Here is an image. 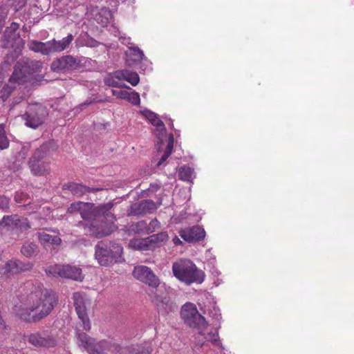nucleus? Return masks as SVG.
<instances>
[{"instance_id":"obj_3","label":"nucleus","mask_w":354,"mask_h":354,"mask_svg":"<svg viewBox=\"0 0 354 354\" xmlns=\"http://www.w3.org/2000/svg\"><path fill=\"white\" fill-rule=\"evenodd\" d=\"M41 67V63L23 58L17 62L14 71L9 79L8 84H6L0 91V99L5 102L16 88V84H20L26 81V78L37 73Z\"/></svg>"},{"instance_id":"obj_16","label":"nucleus","mask_w":354,"mask_h":354,"mask_svg":"<svg viewBox=\"0 0 354 354\" xmlns=\"http://www.w3.org/2000/svg\"><path fill=\"white\" fill-rule=\"evenodd\" d=\"M28 341L36 347L50 348L56 345V340L53 337L49 335L44 336L39 333L30 334L28 337Z\"/></svg>"},{"instance_id":"obj_32","label":"nucleus","mask_w":354,"mask_h":354,"mask_svg":"<svg viewBox=\"0 0 354 354\" xmlns=\"http://www.w3.org/2000/svg\"><path fill=\"white\" fill-rule=\"evenodd\" d=\"M19 25L16 22H12L9 27H7L3 33V37L6 43L3 44V47L7 48L9 46L10 41L15 39L16 37V32L19 29Z\"/></svg>"},{"instance_id":"obj_26","label":"nucleus","mask_w":354,"mask_h":354,"mask_svg":"<svg viewBox=\"0 0 354 354\" xmlns=\"http://www.w3.org/2000/svg\"><path fill=\"white\" fill-rule=\"evenodd\" d=\"M152 348L150 343L131 346L122 350V354H151Z\"/></svg>"},{"instance_id":"obj_12","label":"nucleus","mask_w":354,"mask_h":354,"mask_svg":"<svg viewBox=\"0 0 354 354\" xmlns=\"http://www.w3.org/2000/svg\"><path fill=\"white\" fill-rule=\"evenodd\" d=\"M81 62L72 55H65L55 59L51 64V69L55 72L73 71L79 68Z\"/></svg>"},{"instance_id":"obj_17","label":"nucleus","mask_w":354,"mask_h":354,"mask_svg":"<svg viewBox=\"0 0 354 354\" xmlns=\"http://www.w3.org/2000/svg\"><path fill=\"white\" fill-rule=\"evenodd\" d=\"M33 264L29 261H21L17 259L8 261L5 266V273L8 274H17L20 272L28 271L32 270Z\"/></svg>"},{"instance_id":"obj_13","label":"nucleus","mask_w":354,"mask_h":354,"mask_svg":"<svg viewBox=\"0 0 354 354\" xmlns=\"http://www.w3.org/2000/svg\"><path fill=\"white\" fill-rule=\"evenodd\" d=\"M73 300L76 313L83 323L84 329L89 330L91 329V323L86 312V299L80 292H75L73 294Z\"/></svg>"},{"instance_id":"obj_23","label":"nucleus","mask_w":354,"mask_h":354,"mask_svg":"<svg viewBox=\"0 0 354 354\" xmlns=\"http://www.w3.org/2000/svg\"><path fill=\"white\" fill-rule=\"evenodd\" d=\"M113 95L117 98L126 100L134 105H138L140 102V95L138 93L133 91L129 92L126 90H112Z\"/></svg>"},{"instance_id":"obj_36","label":"nucleus","mask_w":354,"mask_h":354,"mask_svg":"<svg viewBox=\"0 0 354 354\" xmlns=\"http://www.w3.org/2000/svg\"><path fill=\"white\" fill-rule=\"evenodd\" d=\"M15 230L19 231L21 232H26L30 228V225L28 223V221L26 218H21L19 216L16 215L15 218Z\"/></svg>"},{"instance_id":"obj_9","label":"nucleus","mask_w":354,"mask_h":354,"mask_svg":"<svg viewBox=\"0 0 354 354\" xmlns=\"http://www.w3.org/2000/svg\"><path fill=\"white\" fill-rule=\"evenodd\" d=\"M152 295V301L157 306L158 313L161 315H167L177 310L178 306L171 301L166 290L155 289Z\"/></svg>"},{"instance_id":"obj_29","label":"nucleus","mask_w":354,"mask_h":354,"mask_svg":"<svg viewBox=\"0 0 354 354\" xmlns=\"http://www.w3.org/2000/svg\"><path fill=\"white\" fill-rule=\"evenodd\" d=\"M129 246L134 250L140 251H146L153 249L148 237L146 239H134L130 241Z\"/></svg>"},{"instance_id":"obj_34","label":"nucleus","mask_w":354,"mask_h":354,"mask_svg":"<svg viewBox=\"0 0 354 354\" xmlns=\"http://www.w3.org/2000/svg\"><path fill=\"white\" fill-rule=\"evenodd\" d=\"M144 115L152 125L157 128L158 130H162L165 128L164 123L155 113L150 111H146L144 113Z\"/></svg>"},{"instance_id":"obj_38","label":"nucleus","mask_w":354,"mask_h":354,"mask_svg":"<svg viewBox=\"0 0 354 354\" xmlns=\"http://www.w3.org/2000/svg\"><path fill=\"white\" fill-rule=\"evenodd\" d=\"M10 145V141L6 135L5 124H0V149H8Z\"/></svg>"},{"instance_id":"obj_39","label":"nucleus","mask_w":354,"mask_h":354,"mask_svg":"<svg viewBox=\"0 0 354 354\" xmlns=\"http://www.w3.org/2000/svg\"><path fill=\"white\" fill-rule=\"evenodd\" d=\"M193 174L194 171L192 168L189 167H183L179 170L178 176L180 179L184 181H189L192 178Z\"/></svg>"},{"instance_id":"obj_19","label":"nucleus","mask_w":354,"mask_h":354,"mask_svg":"<svg viewBox=\"0 0 354 354\" xmlns=\"http://www.w3.org/2000/svg\"><path fill=\"white\" fill-rule=\"evenodd\" d=\"M28 165L32 174L35 176H46L50 174L49 163L35 159H30Z\"/></svg>"},{"instance_id":"obj_20","label":"nucleus","mask_w":354,"mask_h":354,"mask_svg":"<svg viewBox=\"0 0 354 354\" xmlns=\"http://www.w3.org/2000/svg\"><path fill=\"white\" fill-rule=\"evenodd\" d=\"M64 189H68L71 193L76 196H82L86 193L97 192L100 190L98 188L86 187L82 184L76 183H68L64 185Z\"/></svg>"},{"instance_id":"obj_37","label":"nucleus","mask_w":354,"mask_h":354,"mask_svg":"<svg viewBox=\"0 0 354 354\" xmlns=\"http://www.w3.org/2000/svg\"><path fill=\"white\" fill-rule=\"evenodd\" d=\"M108 348L109 343L105 340L95 342L89 354H107L106 351Z\"/></svg>"},{"instance_id":"obj_25","label":"nucleus","mask_w":354,"mask_h":354,"mask_svg":"<svg viewBox=\"0 0 354 354\" xmlns=\"http://www.w3.org/2000/svg\"><path fill=\"white\" fill-rule=\"evenodd\" d=\"M77 344L80 347L85 349L88 353L92 351L95 340L83 332H77Z\"/></svg>"},{"instance_id":"obj_1","label":"nucleus","mask_w":354,"mask_h":354,"mask_svg":"<svg viewBox=\"0 0 354 354\" xmlns=\"http://www.w3.org/2000/svg\"><path fill=\"white\" fill-rule=\"evenodd\" d=\"M57 303L58 296L52 289H38L22 297L13 310L21 319L35 323L48 316Z\"/></svg>"},{"instance_id":"obj_4","label":"nucleus","mask_w":354,"mask_h":354,"mask_svg":"<svg viewBox=\"0 0 354 354\" xmlns=\"http://www.w3.org/2000/svg\"><path fill=\"white\" fill-rule=\"evenodd\" d=\"M172 271L174 276L186 285L192 283H201L204 281V272L198 270L189 260H181L173 263Z\"/></svg>"},{"instance_id":"obj_11","label":"nucleus","mask_w":354,"mask_h":354,"mask_svg":"<svg viewBox=\"0 0 354 354\" xmlns=\"http://www.w3.org/2000/svg\"><path fill=\"white\" fill-rule=\"evenodd\" d=\"M133 277L151 288H158L160 284L159 278L147 266H136L133 271Z\"/></svg>"},{"instance_id":"obj_21","label":"nucleus","mask_w":354,"mask_h":354,"mask_svg":"<svg viewBox=\"0 0 354 354\" xmlns=\"http://www.w3.org/2000/svg\"><path fill=\"white\" fill-rule=\"evenodd\" d=\"M156 209V204L151 200L142 201L138 203L134 204L131 207V212L129 214H145L151 213Z\"/></svg>"},{"instance_id":"obj_18","label":"nucleus","mask_w":354,"mask_h":354,"mask_svg":"<svg viewBox=\"0 0 354 354\" xmlns=\"http://www.w3.org/2000/svg\"><path fill=\"white\" fill-rule=\"evenodd\" d=\"M56 149L53 141H48L43 143L39 147L37 148L33 152L30 159L43 160L49 156L52 151Z\"/></svg>"},{"instance_id":"obj_40","label":"nucleus","mask_w":354,"mask_h":354,"mask_svg":"<svg viewBox=\"0 0 354 354\" xmlns=\"http://www.w3.org/2000/svg\"><path fill=\"white\" fill-rule=\"evenodd\" d=\"M149 240L150 241V243L153 247V248L155 247V244L159 243V242H163L164 241H166L168 238V236L165 232H161L156 234H153L151 236H148Z\"/></svg>"},{"instance_id":"obj_27","label":"nucleus","mask_w":354,"mask_h":354,"mask_svg":"<svg viewBox=\"0 0 354 354\" xmlns=\"http://www.w3.org/2000/svg\"><path fill=\"white\" fill-rule=\"evenodd\" d=\"M15 218L16 215L14 216H5L0 221V232L1 234H6L10 231L15 230Z\"/></svg>"},{"instance_id":"obj_42","label":"nucleus","mask_w":354,"mask_h":354,"mask_svg":"<svg viewBox=\"0 0 354 354\" xmlns=\"http://www.w3.org/2000/svg\"><path fill=\"white\" fill-rule=\"evenodd\" d=\"M10 198L5 196H0V208L2 209L9 207Z\"/></svg>"},{"instance_id":"obj_47","label":"nucleus","mask_w":354,"mask_h":354,"mask_svg":"<svg viewBox=\"0 0 354 354\" xmlns=\"http://www.w3.org/2000/svg\"><path fill=\"white\" fill-rule=\"evenodd\" d=\"M173 242H174V245H176L182 244L181 240L178 236H175L173 239Z\"/></svg>"},{"instance_id":"obj_8","label":"nucleus","mask_w":354,"mask_h":354,"mask_svg":"<svg viewBox=\"0 0 354 354\" xmlns=\"http://www.w3.org/2000/svg\"><path fill=\"white\" fill-rule=\"evenodd\" d=\"M48 275L60 277L62 278L82 281L84 279L82 270L80 268L69 264H54L49 266L46 269Z\"/></svg>"},{"instance_id":"obj_48","label":"nucleus","mask_w":354,"mask_h":354,"mask_svg":"<svg viewBox=\"0 0 354 354\" xmlns=\"http://www.w3.org/2000/svg\"><path fill=\"white\" fill-rule=\"evenodd\" d=\"M26 3V0H19V7H22L24 6Z\"/></svg>"},{"instance_id":"obj_44","label":"nucleus","mask_w":354,"mask_h":354,"mask_svg":"<svg viewBox=\"0 0 354 354\" xmlns=\"http://www.w3.org/2000/svg\"><path fill=\"white\" fill-rule=\"evenodd\" d=\"M173 147H174V138H173V136H171L165 152L167 153V154L171 155L172 150H173Z\"/></svg>"},{"instance_id":"obj_6","label":"nucleus","mask_w":354,"mask_h":354,"mask_svg":"<svg viewBox=\"0 0 354 354\" xmlns=\"http://www.w3.org/2000/svg\"><path fill=\"white\" fill-rule=\"evenodd\" d=\"M73 35L69 34L61 40L53 39L48 41L42 42L32 39L28 42V47L35 53H40L44 55H48L67 49L73 41Z\"/></svg>"},{"instance_id":"obj_24","label":"nucleus","mask_w":354,"mask_h":354,"mask_svg":"<svg viewBox=\"0 0 354 354\" xmlns=\"http://www.w3.org/2000/svg\"><path fill=\"white\" fill-rule=\"evenodd\" d=\"M144 57V53L138 47H130L126 53V63L128 66L139 64Z\"/></svg>"},{"instance_id":"obj_45","label":"nucleus","mask_w":354,"mask_h":354,"mask_svg":"<svg viewBox=\"0 0 354 354\" xmlns=\"http://www.w3.org/2000/svg\"><path fill=\"white\" fill-rule=\"evenodd\" d=\"M169 156L170 155L167 154V153L164 152V154L162 155L160 160L158 162V166H160V165H162L169 158Z\"/></svg>"},{"instance_id":"obj_46","label":"nucleus","mask_w":354,"mask_h":354,"mask_svg":"<svg viewBox=\"0 0 354 354\" xmlns=\"http://www.w3.org/2000/svg\"><path fill=\"white\" fill-rule=\"evenodd\" d=\"M209 335L211 336V341L213 342V343H216L218 339V334L216 333H209Z\"/></svg>"},{"instance_id":"obj_2","label":"nucleus","mask_w":354,"mask_h":354,"mask_svg":"<svg viewBox=\"0 0 354 354\" xmlns=\"http://www.w3.org/2000/svg\"><path fill=\"white\" fill-rule=\"evenodd\" d=\"M95 208L100 209L99 214L82 222L81 225L84 227L86 234L100 239L109 236L118 227L115 224V217L109 212L111 208L109 204L100 205Z\"/></svg>"},{"instance_id":"obj_35","label":"nucleus","mask_w":354,"mask_h":354,"mask_svg":"<svg viewBox=\"0 0 354 354\" xmlns=\"http://www.w3.org/2000/svg\"><path fill=\"white\" fill-rule=\"evenodd\" d=\"M37 252V245L34 242L25 243L21 249V254L26 257L35 256Z\"/></svg>"},{"instance_id":"obj_41","label":"nucleus","mask_w":354,"mask_h":354,"mask_svg":"<svg viewBox=\"0 0 354 354\" xmlns=\"http://www.w3.org/2000/svg\"><path fill=\"white\" fill-rule=\"evenodd\" d=\"M28 199V195L24 192H16L15 195V201L17 203L21 204L26 203Z\"/></svg>"},{"instance_id":"obj_43","label":"nucleus","mask_w":354,"mask_h":354,"mask_svg":"<svg viewBox=\"0 0 354 354\" xmlns=\"http://www.w3.org/2000/svg\"><path fill=\"white\" fill-rule=\"evenodd\" d=\"M26 208L28 211L29 214H31L36 212L38 209L40 208V206L36 203H29L27 204V205H26Z\"/></svg>"},{"instance_id":"obj_33","label":"nucleus","mask_w":354,"mask_h":354,"mask_svg":"<svg viewBox=\"0 0 354 354\" xmlns=\"http://www.w3.org/2000/svg\"><path fill=\"white\" fill-rule=\"evenodd\" d=\"M119 75L122 77V80L128 82L133 86L138 85L140 82L139 75L136 72L120 70L119 71Z\"/></svg>"},{"instance_id":"obj_14","label":"nucleus","mask_w":354,"mask_h":354,"mask_svg":"<svg viewBox=\"0 0 354 354\" xmlns=\"http://www.w3.org/2000/svg\"><path fill=\"white\" fill-rule=\"evenodd\" d=\"M179 234L185 241L197 242L204 239L205 232L202 227L196 225L180 230Z\"/></svg>"},{"instance_id":"obj_10","label":"nucleus","mask_w":354,"mask_h":354,"mask_svg":"<svg viewBox=\"0 0 354 354\" xmlns=\"http://www.w3.org/2000/svg\"><path fill=\"white\" fill-rule=\"evenodd\" d=\"M95 207L96 206L93 203L77 201L70 205L67 212L70 214L80 213L84 221H86L88 218L97 216L99 214L100 209Z\"/></svg>"},{"instance_id":"obj_15","label":"nucleus","mask_w":354,"mask_h":354,"mask_svg":"<svg viewBox=\"0 0 354 354\" xmlns=\"http://www.w3.org/2000/svg\"><path fill=\"white\" fill-rule=\"evenodd\" d=\"M41 112H43V109L40 107H29L28 110L24 115L26 124L34 129L38 127L44 121Z\"/></svg>"},{"instance_id":"obj_7","label":"nucleus","mask_w":354,"mask_h":354,"mask_svg":"<svg viewBox=\"0 0 354 354\" xmlns=\"http://www.w3.org/2000/svg\"><path fill=\"white\" fill-rule=\"evenodd\" d=\"M180 317L189 327L198 328L201 334L208 325L205 318L199 314L195 304L191 302H187L182 306Z\"/></svg>"},{"instance_id":"obj_31","label":"nucleus","mask_w":354,"mask_h":354,"mask_svg":"<svg viewBox=\"0 0 354 354\" xmlns=\"http://www.w3.org/2000/svg\"><path fill=\"white\" fill-rule=\"evenodd\" d=\"M121 80L122 77L119 75V71H118L113 74L109 75L104 79V82L109 86L129 88V86H126L123 83H121Z\"/></svg>"},{"instance_id":"obj_30","label":"nucleus","mask_w":354,"mask_h":354,"mask_svg":"<svg viewBox=\"0 0 354 354\" xmlns=\"http://www.w3.org/2000/svg\"><path fill=\"white\" fill-rule=\"evenodd\" d=\"M136 227L138 231H143L145 229L146 233L150 234L160 228V223L156 218H155L151 220L149 225H147L145 221H139L136 224Z\"/></svg>"},{"instance_id":"obj_28","label":"nucleus","mask_w":354,"mask_h":354,"mask_svg":"<svg viewBox=\"0 0 354 354\" xmlns=\"http://www.w3.org/2000/svg\"><path fill=\"white\" fill-rule=\"evenodd\" d=\"M112 18V13L108 8H102L94 17V20L102 27H105Z\"/></svg>"},{"instance_id":"obj_5","label":"nucleus","mask_w":354,"mask_h":354,"mask_svg":"<svg viewBox=\"0 0 354 354\" xmlns=\"http://www.w3.org/2000/svg\"><path fill=\"white\" fill-rule=\"evenodd\" d=\"M95 250V259L103 266L120 261L123 252V248L120 244L106 241H99Z\"/></svg>"},{"instance_id":"obj_22","label":"nucleus","mask_w":354,"mask_h":354,"mask_svg":"<svg viewBox=\"0 0 354 354\" xmlns=\"http://www.w3.org/2000/svg\"><path fill=\"white\" fill-rule=\"evenodd\" d=\"M37 235L41 245L46 248L50 246L59 245L62 243V239L59 236L47 234L44 231L38 232Z\"/></svg>"}]
</instances>
